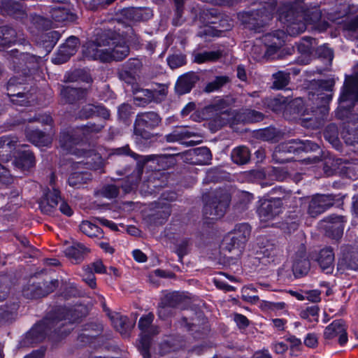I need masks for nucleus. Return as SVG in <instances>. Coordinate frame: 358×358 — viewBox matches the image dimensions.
I'll return each instance as SVG.
<instances>
[{"label": "nucleus", "mask_w": 358, "mask_h": 358, "mask_svg": "<svg viewBox=\"0 0 358 358\" xmlns=\"http://www.w3.org/2000/svg\"><path fill=\"white\" fill-rule=\"evenodd\" d=\"M358 103V72L353 76H346L338 99L336 116L341 120H348L341 136L349 145L358 144V115L352 109Z\"/></svg>", "instance_id": "f257e3e1"}, {"label": "nucleus", "mask_w": 358, "mask_h": 358, "mask_svg": "<svg viewBox=\"0 0 358 358\" xmlns=\"http://www.w3.org/2000/svg\"><path fill=\"white\" fill-rule=\"evenodd\" d=\"M80 130L76 128H68L63 130L59 136V145L64 150L78 155L84 157L86 161L78 162L75 166L77 169L85 168L90 170H98L101 167V157L93 150H84L78 148L74 149V146L79 145L83 141L80 134Z\"/></svg>", "instance_id": "f03ea898"}, {"label": "nucleus", "mask_w": 358, "mask_h": 358, "mask_svg": "<svg viewBox=\"0 0 358 358\" xmlns=\"http://www.w3.org/2000/svg\"><path fill=\"white\" fill-rule=\"evenodd\" d=\"M132 31L130 26H124L122 22H118L114 30L106 31V38L108 40L110 62L123 60L129 55V48L127 41Z\"/></svg>", "instance_id": "7ed1b4c3"}, {"label": "nucleus", "mask_w": 358, "mask_h": 358, "mask_svg": "<svg viewBox=\"0 0 358 358\" xmlns=\"http://www.w3.org/2000/svg\"><path fill=\"white\" fill-rule=\"evenodd\" d=\"M335 85L334 79L322 80L319 82V88L321 90L326 91L329 93L324 94L320 93L317 94L315 97L313 96V100L317 107L315 108L310 103H308L306 108H309V117H313V120L310 121L308 126L312 127H317L321 123V121L326 117L329 113L328 104L332 99V90Z\"/></svg>", "instance_id": "20e7f679"}, {"label": "nucleus", "mask_w": 358, "mask_h": 358, "mask_svg": "<svg viewBox=\"0 0 358 358\" xmlns=\"http://www.w3.org/2000/svg\"><path fill=\"white\" fill-rule=\"evenodd\" d=\"M231 103L232 99L229 98L220 99L204 108L212 131H217L234 119V111L230 108Z\"/></svg>", "instance_id": "39448f33"}, {"label": "nucleus", "mask_w": 358, "mask_h": 358, "mask_svg": "<svg viewBox=\"0 0 358 358\" xmlns=\"http://www.w3.org/2000/svg\"><path fill=\"white\" fill-rule=\"evenodd\" d=\"M203 199L204 215L212 219H218L225 214L231 201V195L227 190L218 189L206 194Z\"/></svg>", "instance_id": "423d86ee"}, {"label": "nucleus", "mask_w": 358, "mask_h": 358, "mask_svg": "<svg viewBox=\"0 0 358 358\" xmlns=\"http://www.w3.org/2000/svg\"><path fill=\"white\" fill-rule=\"evenodd\" d=\"M154 318V314L149 313L147 315H143L138 324V328L141 330L140 348L144 358H149L150 357L149 349L151 338L159 332V327L152 324Z\"/></svg>", "instance_id": "0eeeda50"}, {"label": "nucleus", "mask_w": 358, "mask_h": 358, "mask_svg": "<svg viewBox=\"0 0 358 358\" xmlns=\"http://www.w3.org/2000/svg\"><path fill=\"white\" fill-rule=\"evenodd\" d=\"M162 121L159 115L153 111L141 113L136 115L134 133L144 139H150L153 134L151 130L158 127Z\"/></svg>", "instance_id": "6e6552de"}, {"label": "nucleus", "mask_w": 358, "mask_h": 358, "mask_svg": "<svg viewBox=\"0 0 358 358\" xmlns=\"http://www.w3.org/2000/svg\"><path fill=\"white\" fill-rule=\"evenodd\" d=\"M269 106L275 112H280L284 109L292 110L294 114L301 118L305 127H309L306 124V122H310L313 120V117H309V108H304L303 101L300 99H296L288 103L287 98L277 97L271 101Z\"/></svg>", "instance_id": "1a4fd4ad"}, {"label": "nucleus", "mask_w": 358, "mask_h": 358, "mask_svg": "<svg viewBox=\"0 0 358 358\" xmlns=\"http://www.w3.org/2000/svg\"><path fill=\"white\" fill-rule=\"evenodd\" d=\"M106 32L94 41H89L83 46V57L89 59L99 60L101 62H110Z\"/></svg>", "instance_id": "9d476101"}, {"label": "nucleus", "mask_w": 358, "mask_h": 358, "mask_svg": "<svg viewBox=\"0 0 358 358\" xmlns=\"http://www.w3.org/2000/svg\"><path fill=\"white\" fill-rule=\"evenodd\" d=\"M275 5L269 4L261 8L245 13L244 23L248 29L260 32L262 29L272 19Z\"/></svg>", "instance_id": "9b49d317"}, {"label": "nucleus", "mask_w": 358, "mask_h": 358, "mask_svg": "<svg viewBox=\"0 0 358 358\" xmlns=\"http://www.w3.org/2000/svg\"><path fill=\"white\" fill-rule=\"evenodd\" d=\"M281 20L286 27V31L290 36H296L303 32L306 29L303 12L296 7H292Z\"/></svg>", "instance_id": "f8f14e48"}, {"label": "nucleus", "mask_w": 358, "mask_h": 358, "mask_svg": "<svg viewBox=\"0 0 358 358\" xmlns=\"http://www.w3.org/2000/svg\"><path fill=\"white\" fill-rule=\"evenodd\" d=\"M290 197L289 194H286L282 198H273L263 201L258 209L261 220L266 222L278 215L282 212V200L287 203Z\"/></svg>", "instance_id": "ddd939ff"}, {"label": "nucleus", "mask_w": 358, "mask_h": 358, "mask_svg": "<svg viewBox=\"0 0 358 358\" xmlns=\"http://www.w3.org/2000/svg\"><path fill=\"white\" fill-rule=\"evenodd\" d=\"M334 196L331 194H317L309 202L308 214L315 217L334 204Z\"/></svg>", "instance_id": "4468645a"}, {"label": "nucleus", "mask_w": 358, "mask_h": 358, "mask_svg": "<svg viewBox=\"0 0 358 358\" xmlns=\"http://www.w3.org/2000/svg\"><path fill=\"white\" fill-rule=\"evenodd\" d=\"M181 155L186 162L199 165L209 164L212 159L210 150L206 147L191 149L182 152Z\"/></svg>", "instance_id": "2eb2a0df"}, {"label": "nucleus", "mask_w": 358, "mask_h": 358, "mask_svg": "<svg viewBox=\"0 0 358 358\" xmlns=\"http://www.w3.org/2000/svg\"><path fill=\"white\" fill-rule=\"evenodd\" d=\"M336 337H338V343L341 345L348 342L347 327L343 320L333 321L324 329V338L326 340H331Z\"/></svg>", "instance_id": "dca6fc26"}, {"label": "nucleus", "mask_w": 358, "mask_h": 358, "mask_svg": "<svg viewBox=\"0 0 358 358\" xmlns=\"http://www.w3.org/2000/svg\"><path fill=\"white\" fill-rule=\"evenodd\" d=\"M22 79L12 78L7 84V94L13 103L20 106H28L30 103L29 96L20 91Z\"/></svg>", "instance_id": "f3484780"}, {"label": "nucleus", "mask_w": 358, "mask_h": 358, "mask_svg": "<svg viewBox=\"0 0 358 358\" xmlns=\"http://www.w3.org/2000/svg\"><path fill=\"white\" fill-rule=\"evenodd\" d=\"M310 268V263L306 255V247L301 244L293 257L294 275L297 278L303 276L308 273Z\"/></svg>", "instance_id": "a211bd4d"}, {"label": "nucleus", "mask_w": 358, "mask_h": 358, "mask_svg": "<svg viewBox=\"0 0 358 358\" xmlns=\"http://www.w3.org/2000/svg\"><path fill=\"white\" fill-rule=\"evenodd\" d=\"M79 45V39L76 36H70L65 43L59 49L56 56L52 61L55 64H62L76 54Z\"/></svg>", "instance_id": "6ab92c4d"}, {"label": "nucleus", "mask_w": 358, "mask_h": 358, "mask_svg": "<svg viewBox=\"0 0 358 358\" xmlns=\"http://www.w3.org/2000/svg\"><path fill=\"white\" fill-rule=\"evenodd\" d=\"M298 147L294 146L292 140L277 145L273 152V159L276 163L283 164L293 159L292 154H296Z\"/></svg>", "instance_id": "aec40b11"}, {"label": "nucleus", "mask_w": 358, "mask_h": 358, "mask_svg": "<svg viewBox=\"0 0 358 358\" xmlns=\"http://www.w3.org/2000/svg\"><path fill=\"white\" fill-rule=\"evenodd\" d=\"M345 221L343 216L330 215L327 217L325 220L327 224L324 227L326 234L334 239L341 238Z\"/></svg>", "instance_id": "412c9836"}, {"label": "nucleus", "mask_w": 358, "mask_h": 358, "mask_svg": "<svg viewBox=\"0 0 358 358\" xmlns=\"http://www.w3.org/2000/svg\"><path fill=\"white\" fill-rule=\"evenodd\" d=\"M61 201L60 192L52 187V190H48L41 198L39 207L42 213L45 214L52 213Z\"/></svg>", "instance_id": "4be33fe9"}, {"label": "nucleus", "mask_w": 358, "mask_h": 358, "mask_svg": "<svg viewBox=\"0 0 358 358\" xmlns=\"http://www.w3.org/2000/svg\"><path fill=\"white\" fill-rule=\"evenodd\" d=\"M56 326L55 320L45 319L36 324L27 334V337L34 343L42 341L52 328Z\"/></svg>", "instance_id": "5701e85b"}, {"label": "nucleus", "mask_w": 358, "mask_h": 358, "mask_svg": "<svg viewBox=\"0 0 358 358\" xmlns=\"http://www.w3.org/2000/svg\"><path fill=\"white\" fill-rule=\"evenodd\" d=\"M104 310L107 312L115 329L122 336H128L134 324L131 322L127 316L122 315L118 313H110L108 308H104Z\"/></svg>", "instance_id": "b1692460"}, {"label": "nucleus", "mask_w": 358, "mask_h": 358, "mask_svg": "<svg viewBox=\"0 0 358 358\" xmlns=\"http://www.w3.org/2000/svg\"><path fill=\"white\" fill-rule=\"evenodd\" d=\"M1 11L15 19H24L27 17L25 7L14 0H2L0 3Z\"/></svg>", "instance_id": "393cba45"}, {"label": "nucleus", "mask_w": 358, "mask_h": 358, "mask_svg": "<svg viewBox=\"0 0 358 358\" xmlns=\"http://www.w3.org/2000/svg\"><path fill=\"white\" fill-rule=\"evenodd\" d=\"M88 93L89 90L87 88L66 86L62 87L61 90L62 99L69 103H74L78 101L85 99Z\"/></svg>", "instance_id": "a878e982"}, {"label": "nucleus", "mask_w": 358, "mask_h": 358, "mask_svg": "<svg viewBox=\"0 0 358 358\" xmlns=\"http://www.w3.org/2000/svg\"><path fill=\"white\" fill-rule=\"evenodd\" d=\"M292 143H294V146L298 147L296 150V154H299L301 152H316L318 153L317 155L307 159L310 163H316L321 160L322 150L317 144L310 141L306 140L303 141L298 139H293Z\"/></svg>", "instance_id": "bb28decb"}, {"label": "nucleus", "mask_w": 358, "mask_h": 358, "mask_svg": "<svg viewBox=\"0 0 358 358\" xmlns=\"http://www.w3.org/2000/svg\"><path fill=\"white\" fill-rule=\"evenodd\" d=\"M199 80V77L194 72H189L181 76L178 79L176 85L177 93L184 94L189 92Z\"/></svg>", "instance_id": "cd10ccee"}, {"label": "nucleus", "mask_w": 358, "mask_h": 358, "mask_svg": "<svg viewBox=\"0 0 358 358\" xmlns=\"http://www.w3.org/2000/svg\"><path fill=\"white\" fill-rule=\"evenodd\" d=\"M334 252L331 248L322 249L317 256V262L321 269L327 273H331L334 265Z\"/></svg>", "instance_id": "c85d7f7f"}, {"label": "nucleus", "mask_w": 358, "mask_h": 358, "mask_svg": "<svg viewBox=\"0 0 358 358\" xmlns=\"http://www.w3.org/2000/svg\"><path fill=\"white\" fill-rule=\"evenodd\" d=\"M18 145V138L15 136L6 135L0 137V157L6 159L10 158Z\"/></svg>", "instance_id": "c756f323"}, {"label": "nucleus", "mask_w": 358, "mask_h": 358, "mask_svg": "<svg viewBox=\"0 0 358 358\" xmlns=\"http://www.w3.org/2000/svg\"><path fill=\"white\" fill-rule=\"evenodd\" d=\"M90 249L80 243H74L66 248L65 255L73 262L78 264L82 262L90 252Z\"/></svg>", "instance_id": "7c9ffc66"}, {"label": "nucleus", "mask_w": 358, "mask_h": 358, "mask_svg": "<svg viewBox=\"0 0 358 358\" xmlns=\"http://www.w3.org/2000/svg\"><path fill=\"white\" fill-rule=\"evenodd\" d=\"M338 269L342 271L345 270L358 269V252L352 250L343 253L342 259L338 262Z\"/></svg>", "instance_id": "2f4dec72"}, {"label": "nucleus", "mask_w": 358, "mask_h": 358, "mask_svg": "<svg viewBox=\"0 0 358 358\" xmlns=\"http://www.w3.org/2000/svg\"><path fill=\"white\" fill-rule=\"evenodd\" d=\"M13 164L20 169L29 170L35 165L34 155L29 150H20Z\"/></svg>", "instance_id": "473e14b6"}, {"label": "nucleus", "mask_w": 358, "mask_h": 358, "mask_svg": "<svg viewBox=\"0 0 358 358\" xmlns=\"http://www.w3.org/2000/svg\"><path fill=\"white\" fill-rule=\"evenodd\" d=\"M25 134L27 138L33 144L37 146H48L52 143V138L44 132L36 129H26Z\"/></svg>", "instance_id": "72a5a7b5"}, {"label": "nucleus", "mask_w": 358, "mask_h": 358, "mask_svg": "<svg viewBox=\"0 0 358 358\" xmlns=\"http://www.w3.org/2000/svg\"><path fill=\"white\" fill-rule=\"evenodd\" d=\"M124 15L131 21L140 22L149 20L152 16V13L147 8H129L124 11Z\"/></svg>", "instance_id": "f704fd0d"}, {"label": "nucleus", "mask_w": 358, "mask_h": 358, "mask_svg": "<svg viewBox=\"0 0 358 358\" xmlns=\"http://www.w3.org/2000/svg\"><path fill=\"white\" fill-rule=\"evenodd\" d=\"M143 172V168L138 166L130 176L123 180L121 187L125 193H129L137 187L138 184L141 179Z\"/></svg>", "instance_id": "c9c22d12"}, {"label": "nucleus", "mask_w": 358, "mask_h": 358, "mask_svg": "<svg viewBox=\"0 0 358 358\" xmlns=\"http://www.w3.org/2000/svg\"><path fill=\"white\" fill-rule=\"evenodd\" d=\"M152 212L155 213L150 215V221L156 225L163 224L171 215V206L168 203H162L157 206Z\"/></svg>", "instance_id": "e433bc0d"}, {"label": "nucleus", "mask_w": 358, "mask_h": 358, "mask_svg": "<svg viewBox=\"0 0 358 358\" xmlns=\"http://www.w3.org/2000/svg\"><path fill=\"white\" fill-rule=\"evenodd\" d=\"M251 233V228L246 223L236 224L229 234L245 247Z\"/></svg>", "instance_id": "4c0bfd02"}, {"label": "nucleus", "mask_w": 358, "mask_h": 358, "mask_svg": "<svg viewBox=\"0 0 358 358\" xmlns=\"http://www.w3.org/2000/svg\"><path fill=\"white\" fill-rule=\"evenodd\" d=\"M223 250L232 254L231 258L237 259L241 255L244 246L229 234L224 241Z\"/></svg>", "instance_id": "58836bf2"}, {"label": "nucleus", "mask_w": 358, "mask_h": 358, "mask_svg": "<svg viewBox=\"0 0 358 358\" xmlns=\"http://www.w3.org/2000/svg\"><path fill=\"white\" fill-rule=\"evenodd\" d=\"M50 17L56 22H72L76 15L68 9L62 7H54L50 9Z\"/></svg>", "instance_id": "ea45409f"}, {"label": "nucleus", "mask_w": 358, "mask_h": 358, "mask_svg": "<svg viewBox=\"0 0 358 358\" xmlns=\"http://www.w3.org/2000/svg\"><path fill=\"white\" fill-rule=\"evenodd\" d=\"M17 41V34L14 29L8 26L0 27V45H10Z\"/></svg>", "instance_id": "a19ab883"}, {"label": "nucleus", "mask_w": 358, "mask_h": 358, "mask_svg": "<svg viewBox=\"0 0 358 358\" xmlns=\"http://www.w3.org/2000/svg\"><path fill=\"white\" fill-rule=\"evenodd\" d=\"M232 161L237 164H245L250 159L249 149L243 145L235 148L231 154Z\"/></svg>", "instance_id": "79ce46f5"}, {"label": "nucleus", "mask_w": 358, "mask_h": 358, "mask_svg": "<svg viewBox=\"0 0 358 358\" xmlns=\"http://www.w3.org/2000/svg\"><path fill=\"white\" fill-rule=\"evenodd\" d=\"M194 136V133L187 131L185 127H178L171 133L166 134L164 139L168 143L180 142Z\"/></svg>", "instance_id": "37998d69"}, {"label": "nucleus", "mask_w": 358, "mask_h": 358, "mask_svg": "<svg viewBox=\"0 0 358 358\" xmlns=\"http://www.w3.org/2000/svg\"><path fill=\"white\" fill-rule=\"evenodd\" d=\"M79 227L80 230L89 237L98 238L103 237L102 229L89 221H83Z\"/></svg>", "instance_id": "c03bdc74"}, {"label": "nucleus", "mask_w": 358, "mask_h": 358, "mask_svg": "<svg viewBox=\"0 0 358 358\" xmlns=\"http://www.w3.org/2000/svg\"><path fill=\"white\" fill-rule=\"evenodd\" d=\"M223 56L221 50L205 51L194 54V61L196 63L201 64L208 62H215Z\"/></svg>", "instance_id": "a18cd8bd"}, {"label": "nucleus", "mask_w": 358, "mask_h": 358, "mask_svg": "<svg viewBox=\"0 0 358 358\" xmlns=\"http://www.w3.org/2000/svg\"><path fill=\"white\" fill-rule=\"evenodd\" d=\"M230 81L231 80L227 76H216L213 80L206 85L203 92L206 93H211L215 91H219Z\"/></svg>", "instance_id": "49530a36"}, {"label": "nucleus", "mask_w": 358, "mask_h": 358, "mask_svg": "<svg viewBox=\"0 0 358 358\" xmlns=\"http://www.w3.org/2000/svg\"><path fill=\"white\" fill-rule=\"evenodd\" d=\"M59 38L60 34L57 31H50L43 33L41 36L43 45L48 51H50V50L52 49Z\"/></svg>", "instance_id": "de8ad7c7"}, {"label": "nucleus", "mask_w": 358, "mask_h": 358, "mask_svg": "<svg viewBox=\"0 0 358 358\" xmlns=\"http://www.w3.org/2000/svg\"><path fill=\"white\" fill-rule=\"evenodd\" d=\"M324 136L336 149H339L338 131L336 124H329L324 130Z\"/></svg>", "instance_id": "09e8293b"}, {"label": "nucleus", "mask_w": 358, "mask_h": 358, "mask_svg": "<svg viewBox=\"0 0 358 358\" xmlns=\"http://www.w3.org/2000/svg\"><path fill=\"white\" fill-rule=\"evenodd\" d=\"M272 87L276 90H281L286 87L289 82V73L283 71H278L273 74Z\"/></svg>", "instance_id": "8fccbe9b"}, {"label": "nucleus", "mask_w": 358, "mask_h": 358, "mask_svg": "<svg viewBox=\"0 0 358 358\" xmlns=\"http://www.w3.org/2000/svg\"><path fill=\"white\" fill-rule=\"evenodd\" d=\"M41 287L42 285H41L40 282H33L23 289V295L30 299L42 297Z\"/></svg>", "instance_id": "3c124183"}, {"label": "nucleus", "mask_w": 358, "mask_h": 358, "mask_svg": "<svg viewBox=\"0 0 358 358\" xmlns=\"http://www.w3.org/2000/svg\"><path fill=\"white\" fill-rule=\"evenodd\" d=\"M104 127L103 124H95L92 122H88L87 124L80 127H77L78 130H80V136L84 138L92 134H97L100 132Z\"/></svg>", "instance_id": "603ef678"}, {"label": "nucleus", "mask_w": 358, "mask_h": 358, "mask_svg": "<svg viewBox=\"0 0 358 358\" xmlns=\"http://www.w3.org/2000/svg\"><path fill=\"white\" fill-rule=\"evenodd\" d=\"M90 179V174L87 172H75L71 174L69 178V184L72 187H76L78 185L85 183Z\"/></svg>", "instance_id": "864d4df0"}, {"label": "nucleus", "mask_w": 358, "mask_h": 358, "mask_svg": "<svg viewBox=\"0 0 358 358\" xmlns=\"http://www.w3.org/2000/svg\"><path fill=\"white\" fill-rule=\"evenodd\" d=\"M80 276L90 288L94 289L96 287V278L90 265L83 267Z\"/></svg>", "instance_id": "5fc2aeb1"}, {"label": "nucleus", "mask_w": 358, "mask_h": 358, "mask_svg": "<svg viewBox=\"0 0 358 358\" xmlns=\"http://www.w3.org/2000/svg\"><path fill=\"white\" fill-rule=\"evenodd\" d=\"M119 188L115 185H107L102 187L99 194L107 199H113L118 196Z\"/></svg>", "instance_id": "6e6d98bb"}, {"label": "nucleus", "mask_w": 358, "mask_h": 358, "mask_svg": "<svg viewBox=\"0 0 358 358\" xmlns=\"http://www.w3.org/2000/svg\"><path fill=\"white\" fill-rule=\"evenodd\" d=\"M304 20L306 24H315L318 22L322 17L321 11L319 9H313L303 13Z\"/></svg>", "instance_id": "4d7b16f0"}, {"label": "nucleus", "mask_w": 358, "mask_h": 358, "mask_svg": "<svg viewBox=\"0 0 358 358\" xmlns=\"http://www.w3.org/2000/svg\"><path fill=\"white\" fill-rule=\"evenodd\" d=\"M41 287L42 297L45 296L50 293H52L59 285L57 280H51L50 281H42L40 282Z\"/></svg>", "instance_id": "13d9d810"}, {"label": "nucleus", "mask_w": 358, "mask_h": 358, "mask_svg": "<svg viewBox=\"0 0 358 358\" xmlns=\"http://www.w3.org/2000/svg\"><path fill=\"white\" fill-rule=\"evenodd\" d=\"M319 308L317 306L308 307L306 310L301 311V317L308 320L310 322L317 320Z\"/></svg>", "instance_id": "bf43d9fd"}, {"label": "nucleus", "mask_w": 358, "mask_h": 358, "mask_svg": "<svg viewBox=\"0 0 358 358\" xmlns=\"http://www.w3.org/2000/svg\"><path fill=\"white\" fill-rule=\"evenodd\" d=\"M317 53L320 57L327 59L328 64H331L334 58V52L330 48L326 45H321L318 47Z\"/></svg>", "instance_id": "052dcab7"}, {"label": "nucleus", "mask_w": 358, "mask_h": 358, "mask_svg": "<svg viewBox=\"0 0 358 358\" xmlns=\"http://www.w3.org/2000/svg\"><path fill=\"white\" fill-rule=\"evenodd\" d=\"M95 105L87 104L84 106L78 113V117L81 119H87L95 115Z\"/></svg>", "instance_id": "680f3d73"}, {"label": "nucleus", "mask_w": 358, "mask_h": 358, "mask_svg": "<svg viewBox=\"0 0 358 358\" xmlns=\"http://www.w3.org/2000/svg\"><path fill=\"white\" fill-rule=\"evenodd\" d=\"M273 44H269L268 45H265L266 47V50H265L264 55L267 57H270L274 53H275L283 45V40L279 38H274Z\"/></svg>", "instance_id": "e2e57ef3"}, {"label": "nucleus", "mask_w": 358, "mask_h": 358, "mask_svg": "<svg viewBox=\"0 0 358 358\" xmlns=\"http://www.w3.org/2000/svg\"><path fill=\"white\" fill-rule=\"evenodd\" d=\"M185 63V58L182 55H171L168 58V64L171 69H176Z\"/></svg>", "instance_id": "0e129e2a"}, {"label": "nucleus", "mask_w": 358, "mask_h": 358, "mask_svg": "<svg viewBox=\"0 0 358 358\" xmlns=\"http://www.w3.org/2000/svg\"><path fill=\"white\" fill-rule=\"evenodd\" d=\"M244 114L246 120L250 122H259L264 119V114L255 110L247 109Z\"/></svg>", "instance_id": "69168bd1"}, {"label": "nucleus", "mask_w": 358, "mask_h": 358, "mask_svg": "<svg viewBox=\"0 0 358 358\" xmlns=\"http://www.w3.org/2000/svg\"><path fill=\"white\" fill-rule=\"evenodd\" d=\"M189 241L187 239L180 241L176 245V253L181 259L187 252Z\"/></svg>", "instance_id": "338daca9"}, {"label": "nucleus", "mask_w": 358, "mask_h": 358, "mask_svg": "<svg viewBox=\"0 0 358 358\" xmlns=\"http://www.w3.org/2000/svg\"><path fill=\"white\" fill-rule=\"evenodd\" d=\"M12 180L9 170L0 163V181L3 183H10Z\"/></svg>", "instance_id": "774afa93"}]
</instances>
